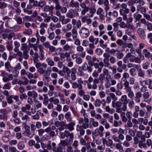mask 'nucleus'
Listing matches in <instances>:
<instances>
[{
    "label": "nucleus",
    "instance_id": "0e129e2a",
    "mask_svg": "<svg viewBox=\"0 0 152 152\" xmlns=\"http://www.w3.org/2000/svg\"><path fill=\"white\" fill-rule=\"evenodd\" d=\"M28 51L27 50H25L23 51V56L25 59H28L29 57L28 54Z\"/></svg>",
    "mask_w": 152,
    "mask_h": 152
},
{
    "label": "nucleus",
    "instance_id": "864d4df0",
    "mask_svg": "<svg viewBox=\"0 0 152 152\" xmlns=\"http://www.w3.org/2000/svg\"><path fill=\"white\" fill-rule=\"evenodd\" d=\"M109 59H104V66L105 67L108 68L109 66L110 65V64L109 62Z\"/></svg>",
    "mask_w": 152,
    "mask_h": 152
},
{
    "label": "nucleus",
    "instance_id": "4c0bfd02",
    "mask_svg": "<svg viewBox=\"0 0 152 152\" xmlns=\"http://www.w3.org/2000/svg\"><path fill=\"white\" fill-rule=\"evenodd\" d=\"M13 99L15 101V102L17 104L19 105L21 104L22 103L19 100V97L18 95H13Z\"/></svg>",
    "mask_w": 152,
    "mask_h": 152
},
{
    "label": "nucleus",
    "instance_id": "37998d69",
    "mask_svg": "<svg viewBox=\"0 0 152 152\" xmlns=\"http://www.w3.org/2000/svg\"><path fill=\"white\" fill-rule=\"evenodd\" d=\"M102 103V102L100 99H97L94 101V105L96 107H98L100 106Z\"/></svg>",
    "mask_w": 152,
    "mask_h": 152
},
{
    "label": "nucleus",
    "instance_id": "58836bf2",
    "mask_svg": "<svg viewBox=\"0 0 152 152\" xmlns=\"http://www.w3.org/2000/svg\"><path fill=\"white\" fill-rule=\"evenodd\" d=\"M13 97V95H11L9 96L8 97H7L6 99H7V102L9 104H12L14 103V101L12 100Z\"/></svg>",
    "mask_w": 152,
    "mask_h": 152
},
{
    "label": "nucleus",
    "instance_id": "9d476101",
    "mask_svg": "<svg viewBox=\"0 0 152 152\" xmlns=\"http://www.w3.org/2000/svg\"><path fill=\"white\" fill-rule=\"evenodd\" d=\"M124 83L123 84L124 86V89L127 93L130 92L132 91L131 87L129 86V82L127 80L124 81Z\"/></svg>",
    "mask_w": 152,
    "mask_h": 152
},
{
    "label": "nucleus",
    "instance_id": "de8ad7c7",
    "mask_svg": "<svg viewBox=\"0 0 152 152\" xmlns=\"http://www.w3.org/2000/svg\"><path fill=\"white\" fill-rule=\"evenodd\" d=\"M88 65L86 63H84L82 67H80L78 69V71L79 72L81 71V69L83 71H86V69L87 66H88Z\"/></svg>",
    "mask_w": 152,
    "mask_h": 152
},
{
    "label": "nucleus",
    "instance_id": "4468645a",
    "mask_svg": "<svg viewBox=\"0 0 152 152\" xmlns=\"http://www.w3.org/2000/svg\"><path fill=\"white\" fill-rule=\"evenodd\" d=\"M40 15L44 18V21L46 23L49 22L51 20V17L50 16H48L47 14L45 12H42L40 14Z\"/></svg>",
    "mask_w": 152,
    "mask_h": 152
},
{
    "label": "nucleus",
    "instance_id": "72a5a7b5",
    "mask_svg": "<svg viewBox=\"0 0 152 152\" xmlns=\"http://www.w3.org/2000/svg\"><path fill=\"white\" fill-rule=\"evenodd\" d=\"M105 75L101 73L100 74L98 78L97 79V84H98L99 83V81H100L102 83L103 80L105 79Z\"/></svg>",
    "mask_w": 152,
    "mask_h": 152
},
{
    "label": "nucleus",
    "instance_id": "dca6fc26",
    "mask_svg": "<svg viewBox=\"0 0 152 152\" xmlns=\"http://www.w3.org/2000/svg\"><path fill=\"white\" fill-rule=\"evenodd\" d=\"M89 122L88 119L86 117H84V122H83L81 125L82 127L84 129H87L88 128L89 126V124H88Z\"/></svg>",
    "mask_w": 152,
    "mask_h": 152
},
{
    "label": "nucleus",
    "instance_id": "412c9836",
    "mask_svg": "<svg viewBox=\"0 0 152 152\" xmlns=\"http://www.w3.org/2000/svg\"><path fill=\"white\" fill-rule=\"evenodd\" d=\"M13 77V75L12 74H10L7 76L3 77L2 78V80L4 82H6L12 80Z\"/></svg>",
    "mask_w": 152,
    "mask_h": 152
},
{
    "label": "nucleus",
    "instance_id": "69168bd1",
    "mask_svg": "<svg viewBox=\"0 0 152 152\" xmlns=\"http://www.w3.org/2000/svg\"><path fill=\"white\" fill-rule=\"evenodd\" d=\"M121 77V74L119 73H117L114 74L113 77L115 79L118 80Z\"/></svg>",
    "mask_w": 152,
    "mask_h": 152
},
{
    "label": "nucleus",
    "instance_id": "49530a36",
    "mask_svg": "<svg viewBox=\"0 0 152 152\" xmlns=\"http://www.w3.org/2000/svg\"><path fill=\"white\" fill-rule=\"evenodd\" d=\"M122 122L120 121H119L116 120L114 121L113 122V126L115 127H117L122 125Z\"/></svg>",
    "mask_w": 152,
    "mask_h": 152
},
{
    "label": "nucleus",
    "instance_id": "f3484780",
    "mask_svg": "<svg viewBox=\"0 0 152 152\" xmlns=\"http://www.w3.org/2000/svg\"><path fill=\"white\" fill-rule=\"evenodd\" d=\"M69 5L72 7L77 8L79 7V4L78 2H75L73 0H72L69 4Z\"/></svg>",
    "mask_w": 152,
    "mask_h": 152
},
{
    "label": "nucleus",
    "instance_id": "423d86ee",
    "mask_svg": "<svg viewBox=\"0 0 152 152\" xmlns=\"http://www.w3.org/2000/svg\"><path fill=\"white\" fill-rule=\"evenodd\" d=\"M54 9V7L53 5H46L44 7L43 10L45 12H49L51 14V16L53 15Z\"/></svg>",
    "mask_w": 152,
    "mask_h": 152
},
{
    "label": "nucleus",
    "instance_id": "473e14b6",
    "mask_svg": "<svg viewBox=\"0 0 152 152\" xmlns=\"http://www.w3.org/2000/svg\"><path fill=\"white\" fill-rule=\"evenodd\" d=\"M37 72L40 74L47 75V71L42 67H40L37 69Z\"/></svg>",
    "mask_w": 152,
    "mask_h": 152
},
{
    "label": "nucleus",
    "instance_id": "f704fd0d",
    "mask_svg": "<svg viewBox=\"0 0 152 152\" xmlns=\"http://www.w3.org/2000/svg\"><path fill=\"white\" fill-rule=\"evenodd\" d=\"M104 6V9L106 12H107L109 9V2L108 0H104L103 3Z\"/></svg>",
    "mask_w": 152,
    "mask_h": 152
},
{
    "label": "nucleus",
    "instance_id": "ddd939ff",
    "mask_svg": "<svg viewBox=\"0 0 152 152\" xmlns=\"http://www.w3.org/2000/svg\"><path fill=\"white\" fill-rule=\"evenodd\" d=\"M70 122L67 124H65V126L70 131H71L74 129V126L75 125V123L73 121H70Z\"/></svg>",
    "mask_w": 152,
    "mask_h": 152
},
{
    "label": "nucleus",
    "instance_id": "f257e3e1",
    "mask_svg": "<svg viewBox=\"0 0 152 152\" xmlns=\"http://www.w3.org/2000/svg\"><path fill=\"white\" fill-rule=\"evenodd\" d=\"M77 83L74 82L72 83V88L73 89L77 88L78 95L80 96H82L85 94V92L83 89L82 86L83 81L82 80V78H80L77 80Z\"/></svg>",
    "mask_w": 152,
    "mask_h": 152
},
{
    "label": "nucleus",
    "instance_id": "4d7b16f0",
    "mask_svg": "<svg viewBox=\"0 0 152 152\" xmlns=\"http://www.w3.org/2000/svg\"><path fill=\"white\" fill-rule=\"evenodd\" d=\"M11 84L10 83L8 82L5 84L3 87V88L4 89L9 90L10 89L11 86Z\"/></svg>",
    "mask_w": 152,
    "mask_h": 152
},
{
    "label": "nucleus",
    "instance_id": "338daca9",
    "mask_svg": "<svg viewBox=\"0 0 152 152\" xmlns=\"http://www.w3.org/2000/svg\"><path fill=\"white\" fill-rule=\"evenodd\" d=\"M116 54L117 55V58L118 59H121L124 57V55L122 52H119Z\"/></svg>",
    "mask_w": 152,
    "mask_h": 152
},
{
    "label": "nucleus",
    "instance_id": "393cba45",
    "mask_svg": "<svg viewBox=\"0 0 152 152\" xmlns=\"http://www.w3.org/2000/svg\"><path fill=\"white\" fill-rule=\"evenodd\" d=\"M66 17L70 18L75 17V15L73 13V11L72 10H69L66 15Z\"/></svg>",
    "mask_w": 152,
    "mask_h": 152
},
{
    "label": "nucleus",
    "instance_id": "a211bd4d",
    "mask_svg": "<svg viewBox=\"0 0 152 152\" xmlns=\"http://www.w3.org/2000/svg\"><path fill=\"white\" fill-rule=\"evenodd\" d=\"M107 35L110 37V40L111 41H116V38L115 34H113V31H108L107 33Z\"/></svg>",
    "mask_w": 152,
    "mask_h": 152
},
{
    "label": "nucleus",
    "instance_id": "6e6552de",
    "mask_svg": "<svg viewBox=\"0 0 152 152\" xmlns=\"http://www.w3.org/2000/svg\"><path fill=\"white\" fill-rule=\"evenodd\" d=\"M93 65L95 69H98V72H101L102 71V68L104 66V64L102 62H101L99 64L94 63Z\"/></svg>",
    "mask_w": 152,
    "mask_h": 152
},
{
    "label": "nucleus",
    "instance_id": "a18cd8bd",
    "mask_svg": "<svg viewBox=\"0 0 152 152\" xmlns=\"http://www.w3.org/2000/svg\"><path fill=\"white\" fill-rule=\"evenodd\" d=\"M29 104H27L25 105V107H23L21 108V110H29L31 108V106Z\"/></svg>",
    "mask_w": 152,
    "mask_h": 152
},
{
    "label": "nucleus",
    "instance_id": "3c124183",
    "mask_svg": "<svg viewBox=\"0 0 152 152\" xmlns=\"http://www.w3.org/2000/svg\"><path fill=\"white\" fill-rule=\"evenodd\" d=\"M4 31L6 33H3L2 34V37L3 39L8 38V34H7V33L9 32L10 31L7 29H6L4 30Z\"/></svg>",
    "mask_w": 152,
    "mask_h": 152
},
{
    "label": "nucleus",
    "instance_id": "7c9ffc66",
    "mask_svg": "<svg viewBox=\"0 0 152 152\" xmlns=\"http://www.w3.org/2000/svg\"><path fill=\"white\" fill-rule=\"evenodd\" d=\"M76 28H73L71 31L72 39H75L77 37L78 33Z\"/></svg>",
    "mask_w": 152,
    "mask_h": 152
},
{
    "label": "nucleus",
    "instance_id": "0eeeda50",
    "mask_svg": "<svg viewBox=\"0 0 152 152\" xmlns=\"http://www.w3.org/2000/svg\"><path fill=\"white\" fill-rule=\"evenodd\" d=\"M2 20H6L5 23V26L6 27L12 28L10 25V24L12 21L11 18H10L7 16H6L3 17Z\"/></svg>",
    "mask_w": 152,
    "mask_h": 152
},
{
    "label": "nucleus",
    "instance_id": "a878e982",
    "mask_svg": "<svg viewBox=\"0 0 152 152\" xmlns=\"http://www.w3.org/2000/svg\"><path fill=\"white\" fill-rule=\"evenodd\" d=\"M127 79H123V78H122L121 82L120 83H118L117 85V88L118 89H122L123 87H124V85L123 84H124V81H126Z\"/></svg>",
    "mask_w": 152,
    "mask_h": 152
},
{
    "label": "nucleus",
    "instance_id": "20e7f679",
    "mask_svg": "<svg viewBox=\"0 0 152 152\" xmlns=\"http://www.w3.org/2000/svg\"><path fill=\"white\" fill-rule=\"evenodd\" d=\"M60 135L61 138L64 139L66 137H69L70 138L72 139L74 137L73 134L70 133L68 130H65L64 132H61Z\"/></svg>",
    "mask_w": 152,
    "mask_h": 152
},
{
    "label": "nucleus",
    "instance_id": "052dcab7",
    "mask_svg": "<svg viewBox=\"0 0 152 152\" xmlns=\"http://www.w3.org/2000/svg\"><path fill=\"white\" fill-rule=\"evenodd\" d=\"M65 123L64 121L59 122L58 121H57L55 122V125L56 127H58L60 126L62 124H65Z\"/></svg>",
    "mask_w": 152,
    "mask_h": 152
},
{
    "label": "nucleus",
    "instance_id": "c9c22d12",
    "mask_svg": "<svg viewBox=\"0 0 152 152\" xmlns=\"http://www.w3.org/2000/svg\"><path fill=\"white\" fill-rule=\"evenodd\" d=\"M46 61L48 65L51 66H53L55 65L54 62L50 58H47Z\"/></svg>",
    "mask_w": 152,
    "mask_h": 152
},
{
    "label": "nucleus",
    "instance_id": "8fccbe9b",
    "mask_svg": "<svg viewBox=\"0 0 152 152\" xmlns=\"http://www.w3.org/2000/svg\"><path fill=\"white\" fill-rule=\"evenodd\" d=\"M113 145L115 146V145L113 144V141L111 139H109L106 141V145L107 146L111 147Z\"/></svg>",
    "mask_w": 152,
    "mask_h": 152
},
{
    "label": "nucleus",
    "instance_id": "6e6d98bb",
    "mask_svg": "<svg viewBox=\"0 0 152 152\" xmlns=\"http://www.w3.org/2000/svg\"><path fill=\"white\" fill-rule=\"evenodd\" d=\"M17 147L19 150H22L25 147V145L22 142H19L17 145Z\"/></svg>",
    "mask_w": 152,
    "mask_h": 152
},
{
    "label": "nucleus",
    "instance_id": "774afa93",
    "mask_svg": "<svg viewBox=\"0 0 152 152\" xmlns=\"http://www.w3.org/2000/svg\"><path fill=\"white\" fill-rule=\"evenodd\" d=\"M9 152H16L17 149L14 146H10L9 148Z\"/></svg>",
    "mask_w": 152,
    "mask_h": 152
},
{
    "label": "nucleus",
    "instance_id": "b1692460",
    "mask_svg": "<svg viewBox=\"0 0 152 152\" xmlns=\"http://www.w3.org/2000/svg\"><path fill=\"white\" fill-rule=\"evenodd\" d=\"M50 26L52 28L54 29L56 28H60L62 27V26L60 22H58L56 24L51 23L50 24Z\"/></svg>",
    "mask_w": 152,
    "mask_h": 152
},
{
    "label": "nucleus",
    "instance_id": "2f4dec72",
    "mask_svg": "<svg viewBox=\"0 0 152 152\" xmlns=\"http://www.w3.org/2000/svg\"><path fill=\"white\" fill-rule=\"evenodd\" d=\"M14 44L15 48L13 50L15 52H17L19 50L18 48L20 45V44L17 41H15L14 42Z\"/></svg>",
    "mask_w": 152,
    "mask_h": 152
},
{
    "label": "nucleus",
    "instance_id": "c85d7f7f",
    "mask_svg": "<svg viewBox=\"0 0 152 152\" xmlns=\"http://www.w3.org/2000/svg\"><path fill=\"white\" fill-rule=\"evenodd\" d=\"M120 13L121 15H124L125 14H128L129 12V10L128 8L121 9L120 10Z\"/></svg>",
    "mask_w": 152,
    "mask_h": 152
},
{
    "label": "nucleus",
    "instance_id": "ea45409f",
    "mask_svg": "<svg viewBox=\"0 0 152 152\" xmlns=\"http://www.w3.org/2000/svg\"><path fill=\"white\" fill-rule=\"evenodd\" d=\"M134 18L136 20L139 21L142 17V15L139 14L138 13L136 12L133 15Z\"/></svg>",
    "mask_w": 152,
    "mask_h": 152
},
{
    "label": "nucleus",
    "instance_id": "1a4fd4ad",
    "mask_svg": "<svg viewBox=\"0 0 152 152\" xmlns=\"http://www.w3.org/2000/svg\"><path fill=\"white\" fill-rule=\"evenodd\" d=\"M135 69L138 71V76L141 77L143 78L145 76L144 71L140 68L139 65L135 66Z\"/></svg>",
    "mask_w": 152,
    "mask_h": 152
},
{
    "label": "nucleus",
    "instance_id": "aec40b11",
    "mask_svg": "<svg viewBox=\"0 0 152 152\" xmlns=\"http://www.w3.org/2000/svg\"><path fill=\"white\" fill-rule=\"evenodd\" d=\"M63 46V49L65 51H71V50H72V49L73 47L72 45H70L67 43H66Z\"/></svg>",
    "mask_w": 152,
    "mask_h": 152
},
{
    "label": "nucleus",
    "instance_id": "c756f323",
    "mask_svg": "<svg viewBox=\"0 0 152 152\" xmlns=\"http://www.w3.org/2000/svg\"><path fill=\"white\" fill-rule=\"evenodd\" d=\"M5 66L6 68V70L9 72H12V70L10 69V68H12V67L11 66L10 63L9 61H7L6 62L5 64Z\"/></svg>",
    "mask_w": 152,
    "mask_h": 152
},
{
    "label": "nucleus",
    "instance_id": "39448f33",
    "mask_svg": "<svg viewBox=\"0 0 152 152\" xmlns=\"http://www.w3.org/2000/svg\"><path fill=\"white\" fill-rule=\"evenodd\" d=\"M104 128L103 126L101 125L99 127L95 129L94 132L96 135L102 137L104 135Z\"/></svg>",
    "mask_w": 152,
    "mask_h": 152
},
{
    "label": "nucleus",
    "instance_id": "603ef678",
    "mask_svg": "<svg viewBox=\"0 0 152 152\" xmlns=\"http://www.w3.org/2000/svg\"><path fill=\"white\" fill-rule=\"evenodd\" d=\"M130 75L132 76H134L136 75L135 69L131 68L129 71Z\"/></svg>",
    "mask_w": 152,
    "mask_h": 152
},
{
    "label": "nucleus",
    "instance_id": "2eb2a0df",
    "mask_svg": "<svg viewBox=\"0 0 152 152\" xmlns=\"http://www.w3.org/2000/svg\"><path fill=\"white\" fill-rule=\"evenodd\" d=\"M137 32L142 39H144L146 37L145 31L142 28H140L137 30Z\"/></svg>",
    "mask_w": 152,
    "mask_h": 152
},
{
    "label": "nucleus",
    "instance_id": "09e8293b",
    "mask_svg": "<svg viewBox=\"0 0 152 152\" xmlns=\"http://www.w3.org/2000/svg\"><path fill=\"white\" fill-rule=\"evenodd\" d=\"M23 33L24 34H27V35H29L32 34V31L30 29H26L23 32Z\"/></svg>",
    "mask_w": 152,
    "mask_h": 152
},
{
    "label": "nucleus",
    "instance_id": "f8f14e48",
    "mask_svg": "<svg viewBox=\"0 0 152 152\" xmlns=\"http://www.w3.org/2000/svg\"><path fill=\"white\" fill-rule=\"evenodd\" d=\"M39 51V58L40 60H42L44 59V52L43 50V48L42 46H38Z\"/></svg>",
    "mask_w": 152,
    "mask_h": 152
},
{
    "label": "nucleus",
    "instance_id": "cd10ccee",
    "mask_svg": "<svg viewBox=\"0 0 152 152\" xmlns=\"http://www.w3.org/2000/svg\"><path fill=\"white\" fill-rule=\"evenodd\" d=\"M120 101L123 102V104L128 103L129 101L127 100V96L126 95L122 96L120 99Z\"/></svg>",
    "mask_w": 152,
    "mask_h": 152
},
{
    "label": "nucleus",
    "instance_id": "5fc2aeb1",
    "mask_svg": "<svg viewBox=\"0 0 152 152\" xmlns=\"http://www.w3.org/2000/svg\"><path fill=\"white\" fill-rule=\"evenodd\" d=\"M142 96L144 99H147L150 97V94L148 92H146L143 93V94Z\"/></svg>",
    "mask_w": 152,
    "mask_h": 152
},
{
    "label": "nucleus",
    "instance_id": "680f3d73",
    "mask_svg": "<svg viewBox=\"0 0 152 152\" xmlns=\"http://www.w3.org/2000/svg\"><path fill=\"white\" fill-rule=\"evenodd\" d=\"M103 51L100 48H97L95 50V52L98 55H101Z\"/></svg>",
    "mask_w": 152,
    "mask_h": 152
},
{
    "label": "nucleus",
    "instance_id": "e433bc0d",
    "mask_svg": "<svg viewBox=\"0 0 152 152\" xmlns=\"http://www.w3.org/2000/svg\"><path fill=\"white\" fill-rule=\"evenodd\" d=\"M143 51V54L146 58H149L151 56L152 54L147 49H144Z\"/></svg>",
    "mask_w": 152,
    "mask_h": 152
},
{
    "label": "nucleus",
    "instance_id": "e2e57ef3",
    "mask_svg": "<svg viewBox=\"0 0 152 152\" xmlns=\"http://www.w3.org/2000/svg\"><path fill=\"white\" fill-rule=\"evenodd\" d=\"M48 24L44 23H41L40 25V28L45 30L48 27Z\"/></svg>",
    "mask_w": 152,
    "mask_h": 152
},
{
    "label": "nucleus",
    "instance_id": "a19ab883",
    "mask_svg": "<svg viewBox=\"0 0 152 152\" xmlns=\"http://www.w3.org/2000/svg\"><path fill=\"white\" fill-rule=\"evenodd\" d=\"M63 70L64 71L65 73H66L67 76H69L71 73V70L67 66H64L63 68Z\"/></svg>",
    "mask_w": 152,
    "mask_h": 152
},
{
    "label": "nucleus",
    "instance_id": "13d9d810",
    "mask_svg": "<svg viewBox=\"0 0 152 152\" xmlns=\"http://www.w3.org/2000/svg\"><path fill=\"white\" fill-rule=\"evenodd\" d=\"M109 94L110 95L109 96L113 100V101H116L117 100L118 98L114 93H110Z\"/></svg>",
    "mask_w": 152,
    "mask_h": 152
},
{
    "label": "nucleus",
    "instance_id": "5701e85b",
    "mask_svg": "<svg viewBox=\"0 0 152 152\" xmlns=\"http://www.w3.org/2000/svg\"><path fill=\"white\" fill-rule=\"evenodd\" d=\"M122 105L121 102L119 101H113L112 102V106L114 107H120Z\"/></svg>",
    "mask_w": 152,
    "mask_h": 152
},
{
    "label": "nucleus",
    "instance_id": "bf43d9fd",
    "mask_svg": "<svg viewBox=\"0 0 152 152\" xmlns=\"http://www.w3.org/2000/svg\"><path fill=\"white\" fill-rule=\"evenodd\" d=\"M39 57L38 54L35 53L34 54V56H33V60L34 63L37 62L38 61V58Z\"/></svg>",
    "mask_w": 152,
    "mask_h": 152
},
{
    "label": "nucleus",
    "instance_id": "c03bdc74",
    "mask_svg": "<svg viewBox=\"0 0 152 152\" xmlns=\"http://www.w3.org/2000/svg\"><path fill=\"white\" fill-rule=\"evenodd\" d=\"M14 19L16 21L18 24L21 25L22 24V20L21 17L19 16H16L14 18Z\"/></svg>",
    "mask_w": 152,
    "mask_h": 152
},
{
    "label": "nucleus",
    "instance_id": "6ab92c4d",
    "mask_svg": "<svg viewBox=\"0 0 152 152\" xmlns=\"http://www.w3.org/2000/svg\"><path fill=\"white\" fill-rule=\"evenodd\" d=\"M6 43L7 50L10 51L12 50L13 48L12 47V41H8Z\"/></svg>",
    "mask_w": 152,
    "mask_h": 152
},
{
    "label": "nucleus",
    "instance_id": "7ed1b4c3",
    "mask_svg": "<svg viewBox=\"0 0 152 152\" xmlns=\"http://www.w3.org/2000/svg\"><path fill=\"white\" fill-rule=\"evenodd\" d=\"M79 34L83 38L85 39L87 38L89 36L90 32L88 28L82 27L80 30Z\"/></svg>",
    "mask_w": 152,
    "mask_h": 152
},
{
    "label": "nucleus",
    "instance_id": "f03ea898",
    "mask_svg": "<svg viewBox=\"0 0 152 152\" xmlns=\"http://www.w3.org/2000/svg\"><path fill=\"white\" fill-rule=\"evenodd\" d=\"M97 78L93 79L91 77H89L87 80L85 81L87 83V88L88 89H96L97 88Z\"/></svg>",
    "mask_w": 152,
    "mask_h": 152
},
{
    "label": "nucleus",
    "instance_id": "bb28decb",
    "mask_svg": "<svg viewBox=\"0 0 152 152\" xmlns=\"http://www.w3.org/2000/svg\"><path fill=\"white\" fill-rule=\"evenodd\" d=\"M65 118L67 121H72V118L71 117V113L69 112H67L65 115Z\"/></svg>",
    "mask_w": 152,
    "mask_h": 152
},
{
    "label": "nucleus",
    "instance_id": "79ce46f5",
    "mask_svg": "<svg viewBox=\"0 0 152 152\" xmlns=\"http://www.w3.org/2000/svg\"><path fill=\"white\" fill-rule=\"evenodd\" d=\"M144 142H142V141H139V147L140 148H147V145H146V143H143Z\"/></svg>",
    "mask_w": 152,
    "mask_h": 152
},
{
    "label": "nucleus",
    "instance_id": "9b49d317",
    "mask_svg": "<svg viewBox=\"0 0 152 152\" xmlns=\"http://www.w3.org/2000/svg\"><path fill=\"white\" fill-rule=\"evenodd\" d=\"M142 94L139 91L137 92L135 94V96L134 97V100L136 103H139L141 102L140 98L142 97Z\"/></svg>",
    "mask_w": 152,
    "mask_h": 152
},
{
    "label": "nucleus",
    "instance_id": "4be33fe9",
    "mask_svg": "<svg viewBox=\"0 0 152 152\" xmlns=\"http://www.w3.org/2000/svg\"><path fill=\"white\" fill-rule=\"evenodd\" d=\"M25 136L28 137L30 138L32 137L34 135V133H32L29 130V129H26L25 131L23 134Z\"/></svg>",
    "mask_w": 152,
    "mask_h": 152
}]
</instances>
